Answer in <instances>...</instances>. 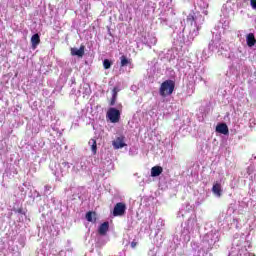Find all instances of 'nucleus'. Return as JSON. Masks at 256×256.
<instances>
[{
    "mask_svg": "<svg viewBox=\"0 0 256 256\" xmlns=\"http://www.w3.org/2000/svg\"><path fill=\"white\" fill-rule=\"evenodd\" d=\"M70 51L73 57H83L85 55V45H81L79 49L71 48Z\"/></svg>",
    "mask_w": 256,
    "mask_h": 256,
    "instance_id": "5",
    "label": "nucleus"
},
{
    "mask_svg": "<svg viewBox=\"0 0 256 256\" xmlns=\"http://www.w3.org/2000/svg\"><path fill=\"white\" fill-rule=\"evenodd\" d=\"M118 93H119V88L114 87L113 90H112V97L117 98Z\"/></svg>",
    "mask_w": 256,
    "mask_h": 256,
    "instance_id": "17",
    "label": "nucleus"
},
{
    "mask_svg": "<svg viewBox=\"0 0 256 256\" xmlns=\"http://www.w3.org/2000/svg\"><path fill=\"white\" fill-rule=\"evenodd\" d=\"M89 145H91V150L93 152V155H97V140L91 139L89 141Z\"/></svg>",
    "mask_w": 256,
    "mask_h": 256,
    "instance_id": "14",
    "label": "nucleus"
},
{
    "mask_svg": "<svg viewBox=\"0 0 256 256\" xmlns=\"http://www.w3.org/2000/svg\"><path fill=\"white\" fill-rule=\"evenodd\" d=\"M133 61L128 59L127 56L122 55L120 57V67H127V65H132Z\"/></svg>",
    "mask_w": 256,
    "mask_h": 256,
    "instance_id": "12",
    "label": "nucleus"
},
{
    "mask_svg": "<svg viewBox=\"0 0 256 256\" xmlns=\"http://www.w3.org/2000/svg\"><path fill=\"white\" fill-rule=\"evenodd\" d=\"M116 102H117V97L112 96V98L110 100V106L113 107V105H115Z\"/></svg>",
    "mask_w": 256,
    "mask_h": 256,
    "instance_id": "18",
    "label": "nucleus"
},
{
    "mask_svg": "<svg viewBox=\"0 0 256 256\" xmlns=\"http://www.w3.org/2000/svg\"><path fill=\"white\" fill-rule=\"evenodd\" d=\"M112 145L114 149H123V147H127V144H125V137H117L116 140L112 142Z\"/></svg>",
    "mask_w": 256,
    "mask_h": 256,
    "instance_id": "4",
    "label": "nucleus"
},
{
    "mask_svg": "<svg viewBox=\"0 0 256 256\" xmlns=\"http://www.w3.org/2000/svg\"><path fill=\"white\" fill-rule=\"evenodd\" d=\"M216 133H221V135H227L229 133V126L225 123H219L216 126Z\"/></svg>",
    "mask_w": 256,
    "mask_h": 256,
    "instance_id": "6",
    "label": "nucleus"
},
{
    "mask_svg": "<svg viewBox=\"0 0 256 256\" xmlns=\"http://www.w3.org/2000/svg\"><path fill=\"white\" fill-rule=\"evenodd\" d=\"M40 43H41V36H39V34L37 33L32 35L31 37L32 49H37Z\"/></svg>",
    "mask_w": 256,
    "mask_h": 256,
    "instance_id": "7",
    "label": "nucleus"
},
{
    "mask_svg": "<svg viewBox=\"0 0 256 256\" xmlns=\"http://www.w3.org/2000/svg\"><path fill=\"white\" fill-rule=\"evenodd\" d=\"M212 192L214 193V195H217V197H221V193L223 192V190H221V183H214L212 187Z\"/></svg>",
    "mask_w": 256,
    "mask_h": 256,
    "instance_id": "11",
    "label": "nucleus"
},
{
    "mask_svg": "<svg viewBox=\"0 0 256 256\" xmlns=\"http://www.w3.org/2000/svg\"><path fill=\"white\" fill-rule=\"evenodd\" d=\"M107 231H109V222L102 223L98 228L99 235H107Z\"/></svg>",
    "mask_w": 256,
    "mask_h": 256,
    "instance_id": "8",
    "label": "nucleus"
},
{
    "mask_svg": "<svg viewBox=\"0 0 256 256\" xmlns=\"http://www.w3.org/2000/svg\"><path fill=\"white\" fill-rule=\"evenodd\" d=\"M251 7L256 9V0H250Z\"/></svg>",
    "mask_w": 256,
    "mask_h": 256,
    "instance_id": "19",
    "label": "nucleus"
},
{
    "mask_svg": "<svg viewBox=\"0 0 256 256\" xmlns=\"http://www.w3.org/2000/svg\"><path fill=\"white\" fill-rule=\"evenodd\" d=\"M86 220L89 222V223H95V221H97V213L96 212H87L86 213Z\"/></svg>",
    "mask_w": 256,
    "mask_h": 256,
    "instance_id": "13",
    "label": "nucleus"
},
{
    "mask_svg": "<svg viewBox=\"0 0 256 256\" xmlns=\"http://www.w3.org/2000/svg\"><path fill=\"white\" fill-rule=\"evenodd\" d=\"M17 213H20V215H25V212H23V208H19L17 210Z\"/></svg>",
    "mask_w": 256,
    "mask_h": 256,
    "instance_id": "21",
    "label": "nucleus"
},
{
    "mask_svg": "<svg viewBox=\"0 0 256 256\" xmlns=\"http://www.w3.org/2000/svg\"><path fill=\"white\" fill-rule=\"evenodd\" d=\"M106 117L109 119L110 123H119V121H121V111L111 107L108 109Z\"/></svg>",
    "mask_w": 256,
    "mask_h": 256,
    "instance_id": "2",
    "label": "nucleus"
},
{
    "mask_svg": "<svg viewBox=\"0 0 256 256\" xmlns=\"http://www.w3.org/2000/svg\"><path fill=\"white\" fill-rule=\"evenodd\" d=\"M173 91H175V81L173 80H165L160 85L159 93L161 97H168L169 95H173Z\"/></svg>",
    "mask_w": 256,
    "mask_h": 256,
    "instance_id": "1",
    "label": "nucleus"
},
{
    "mask_svg": "<svg viewBox=\"0 0 256 256\" xmlns=\"http://www.w3.org/2000/svg\"><path fill=\"white\" fill-rule=\"evenodd\" d=\"M131 247L132 249H135L137 247V242H135V240L131 242Z\"/></svg>",
    "mask_w": 256,
    "mask_h": 256,
    "instance_id": "20",
    "label": "nucleus"
},
{
    "mask_svg": "<svg viewBox=\"0 0 256 256\" xmlns=\"http://www.w3.org/2000/svg\"><path fill=\"white\" fill-rule=\"evenodd\" d=\"M125 211H127V206L123 202H118L114 206L113 210V216L114 217H122V215H125Z\"/></svg>",
    "mask_w": 256,
    "mask_h": 256,
    "instance_id": "3",
    "label": "nucleus"
},
{
    "mask_svg": "<svg viewBox=\"0 0 256 256\" xmlns=\"http://www.w3.org/2000/svg\"><path fill=\"white\" fill-rule=\"evenodd\" d=\"M111 65H113V62L110 61L109 59H105L103 61V67L104 69H111Z\"/></svg>",
    "mask_w": 256,
    "mask_h": 256,
    "instance_id": "16",
    "label": "nucleus"
},
{
    "mask_svg": "<svg viewBox=\"0 0 256 256\" xmlns=\"http://www.w3.org/2000/svg\"><path fill=\"white\" fill-rule=\"evenodd\" d=\"M163 173V167L161 166H153L151 168V177H159Z\"/></svg>",
    "mask_w": 256,
    "mask_h": 256,
    "instance_id": "9",
    "label": "nucleus"
},
{
    "mask_svg": "<svg viewBox=\"0 0 256 256\" xmlns=\"http://www.w3.org/2000/svg\"><path fill=\"white\" fill-rule=\"evenodd\" d=\"M246 43H247L248 47H254V45L256 43L255 34L249 33L246 37Z\"/></svg>",
    "mask_w": 256,
    "mask_h": 256,
    "instance_id": "10",
    "label": "nucleus"
},
{
    "mask_svg": "<svg viewBox=\"0 0 256 256\" xmlns=\"http://www.w3.org/2000/svg\"><path fill=\"white\" fill-rule=\"evenodd\" d=\"M187 23H190L191 26H193V23H195V13L189 14L186 18Z\"/></svg>",
    "mask_w": 256,
    "mask_h": 256,
    "instance_id": "15",
    "label": "nucleus"
}]
</instances>
